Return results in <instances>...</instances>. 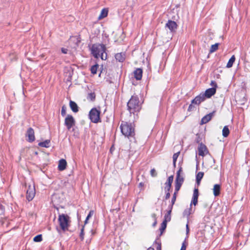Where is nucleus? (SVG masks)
<instances>
[{
    "mask_svg": "<svg viewBox=\"0 0 250 250\" xmlns=\"http://www.w3.org/2000/svg\"><path fill=\"white\" fill-rule=\"evenodd\" d=\"M156 244H157L156 250H161V243L160 242H157L155 241Z\"/></svg>",
    "mask_w": 250,
    "mask_h": 250,
    "instance_id": "39",
    "label": "nucleus"
},
{
    "mask_svg": "<svg viewBox=\"0 0 250 250\" xmlns=\"http://www.w3.org/2000/svg\"><path fill=\"white\" fill-rule=\"evenodd\" d=\"M144 185V184L143 182H141L139 184V187L142 188Z\"/></svg>",
    "mask_w": 250,
    "mask_h": 250,
    "instance_id": "49",
    "label": "nucleus"
},
{
    "mask_svg": "<svg viewBox=\"0 0 250 250\" xmlns=\"http://www.w3.org/2000/svg\"><path fill=\"white\" fill-rule=\"evenodd\" d=\"M176 162L173 161V166H174V167H176Z\"/></svg>",
    "mask_w": 250,
    "mask_h": 250,
    "instance_id": "54",
    "label": "nucleus"
},
{
    "mask_svg": "<svg viewBox=\"0 0 250 250\" xmlns=\"http://www.w3.org/2000/svg\"><path fill=\"white\" fill-rule=\"evenodd\" d=\"M205 99H206L203 95V93H201L199 95L197 96L194 99H193L191 101V103L192 104L199 105L201 104V103L204 102Z\"/></svg>",
    "mask_w": 250,
    "mask_h": 250,
    "instance_id": "13",
    "label": "nucleus"
},
{
    "mask_svg": "<svg viewBox=\"0 0 250 250\" xmlns=\"http://www.w3.org/2000/svg\"><path fill=\"white\" fill-rule=\"evenodd\" d=\"M120 128L122 134L130 139V141L135 140V125L133 123L122 121Z\"/></svg>",
    "mask_w": 250,
    "mask_h": 250,
    "instance_id": "1",
    "label": "nucleus"
},
{
    "mask_svg": "<svg viewBox=\"0 0 250 250\" xmlns=\"http://www.w3.org/2000/svg\"><path fill=\"white\" fill-rule=\"evenodd\" d=\"M229 134V130L228 126H225L222 130V135L224 137H227Z\"/></svg>",
    "mask_w": 250,
    "mask_h": 250,
    "instance_id": "24",
    "label": "nucleus"
},
{
    "mask_svg": "<svg viewBox=\"0 0 250 250\" xmlns=\"http://www.w3.org/2000/svg\"><path fill=\"white\" fill-rule=\"evenodd\" d=\"M214 113L215 111H213L204 116L201 119L200 124L203 125L208 123L212 119Z\"/></svg>",
    "mask_w": 250,
    "mask_h": 250,
    "instance_id": "16",
    "label": "nucleus"
},
{
    "mask_svg": "<svg viewBox=\"0 0 250 250\" xmlns=\"http://www.w3.org/2000/svg\"><path fill=\"white\" fill-rule=\"evenodd\" d=\"M235 60V57L234 55H232L231 58L229 60V62L227 63L226 67L227 68H230L232 66Z\"/></svg>",
    "mask_w": 250,
    "mask_h": 250,
    "instance_id": "23",
    "label": "nucleus"
},
{
    "mask_svg": "<svg viewBox=\"0 0 250 250\" xmlns=\"http://www.w3.org/2000/svg\"><path fill=\"white\" fill-rule=\"evenodd\" d=\"M176 198L172 197L171 198V204H172V206H173V205L175 204V202L176 201Z\"/></svg>",
    "mask_w": 250,
    "mask_h": 250,
    "instance_id": "44",
    "label": "nucleus"
},
{
    "mask_svg": "<svg viewBox=\"0 0 250 250\" xmlns=\"http://www.w3.org/2000/svg\"><path fill=\"white\" fill-rule=\"evenodd\" d=\"M203 172H199L196 175V179H198V181H201L204 176Z\"/></svg>",
    "mask_w": 250,
    "mask_h": 250,
    "instance_id": "31",
    "label": "nucleus"
},
{
    "mask_svg": "<svg viewBox=\"0 0 250 250\" xmlns=\"http://www.w3.org/2000/svg\"><path fill=\"white\" fill-rule=\"evenodd\" d=\"M98 67L99 65L97 64L93 65L90 69L91 73L93 74H96Z\"/></svg>",
    "mask_w": 250,
    "mask_h": 250,
    "instance_id": "28",
    "label": "nucleus"
},
{
    "mask_svg": "<svg viewBox=\"0 0 250 250\" xmlns=\"http://www.w3.org/2000/svg\"><path fill=\"white\" fill-rule=\"evenodd\" d=\"M143 70L137 68L134 71V77L137 80H140L142 78Z\"/></svg>",
    "mask_w": 250,
    "mask_h": 250,
    "instance_id": "18",
    "label": "nucleus"
},
{
    "mask_svg": "<svg viewBox=\"0 0 250 250\" xmlns=\"http://www.w3.org/2000/svg\"><path fill=\"white\" fill-rule=\"evenodd\" d=\"M199 196V190L198 188H195L193 190V196L192 198V200L190 203V206H191L192 204H193L194 206H196L198 203V198Z\"/></svg>",
    "mask_w": 250,
    "mask_h": 250,
    "instance_id": "12",
    "label": "nucleus"
},
{
    "mask_svg": "<svg viewBox=\"0 0 250 250\" xmlns=\"http://www.w3.org/2000/svg\"><path fill=\"white\" fill-rule=\"evenodd\" d=\"M70 217L65 214H60L58 216V222L61 229L65 231L68 229L71 222Z\"/></svg>",
    "mask_w": 250,
    "mask_h": 250,
    "instance_id": "4",
    "label": "nucleus"
},
{
    "mask_svg": "<svg viewBox=\"0 0 250 250\" xmlns=\"http://www.w3.org/2000/svg\"><path fill=\"white\" fill-rule=\"evenodd\" d=\"M165 193H166V196H165V200H167L169 198V197L170 196V191L165 190Z\"/></svg>",
    "mask_w": 250,
    "mask_h": 250,
    "instance_id": "38",
    "label": "nucleus"
},
{
    "mask_svg": "<svg viewBox=\"0 0 250 250\" xmlns=\"http://www.w3.org/2000/svg\"><path fill=\"white\" fill-rule=\"evenodd\" d=\"M66 165L67 163L65 160L61 159L59 163L58 169L60 171L64 170L66 168Z\"/></svg>",
    "mask_w": 250,
    "mask_h": 250,
    "instance_id": "19",
    "label": "nucleus"
},
{
    "mask_svg": "<svg viewBox=\"0 0 250 250\" xmlns=\"http://www.w3.org/2000/svg\"><path fill=\"white\" fill-rule=\"evenodd\" d=\"M50 140H46L43 142H40L38 144L39 146L41 147L48 148L50 146Z\"/></svg>",
    "mask_w": 250,
    "mask_h": 250,
    "instance_id": "22",
    "label": "nucleus"
},
{
    "mask_svg": "<svg viewBox=\"0 0 250 250\" xmlns=\"http://www.w3.org/2000/svg\"><path fill=\"white\" fill-rule=\"evenodd\" d=\"M80 237L82 240L84 239V226L82 227L80 234Z\"/></svg>",
    "mask_w": 250,
    "mask_h": 250,
    "instance_id": "35",
    "label": "nucleus"
},
{
    "mask_svg": "<svg viewBox=\"0 0 250 250\" xmlns=\"http://www.w3.org/2000/svg\"><path fill=\"white\" fill-rule=\"evenodd\" d=\"M91 54L95 58L100 56L104 60V53L105 52L106 48L103 44H93L90 48Z\"/></svg>",
    "mask_w": 250,
    "mask_h": 250,
    "instance_id": "3",
    "label": "nucleus"
},
{
    "mask_svg": "<svg viewBox=\"0 0 250 250\" xmlns=\"http://www.w3.org/2000/svg\"><path fill=\"white\" fill-rule=\"evenodd\" d=\"M151 216L153 218V219L154 220H157V218H156V215L155 214V213H153L152 215H151Z\"/></svg>",
    "mask_w": 250,
    "mask_h": 250,
    "instance_id": "48",
    "label": "nucleus"
},
{
    "mask_svg": "<svg viewBox=\"0 0 250 250\" xmlns=\"http://www.w3.org/2000/svg\"><path fill=\"white\" fill-rule=\"evenodd\" d=\"M167 223L166 221H164L161 224V228H160V230L161 232H162L164 230H165L167 227Z\"/></svg>",
    "mask_w": 250,
    "mask_h": 250,
    "instance_id": "32",
    "label": "nucleus"
},
{
    "mask_svg": "<svg viewBox=\"0 0 250 250\" xmlns=\"http://www.w3.org/2000/svg\"><path fill=\"white\" fill-rule=\"evenodd\" d=\"M177 193H178V192H176V191H174V192L173 194L172 197L176 198Z\"/></svg>",
    "mask_w": 250,
    "mask_h": 250,
    "instance_id": "50",
    "label": "nucleus"
},
{
    "mask_svg": "<svg viewBox=\"0 0 250 250\" xmlns=\"http://www.w3.org/2000/svg\"><path fill=\"white\" fill-rule=\"evenodd\" d=\"M210 85H211L212 87H215L216 89L217 86V83L214 81H212L211 82Z\"/></svg>",
    "mask_w": 250,
    "mask_h": 250,
    "instance_id": "41",
    "label": "nucleus"
},
{
    "mask_svg": "<svg viewBox=\"0 0 250 250\" xmlns=\"http://www.w3.org/2000/svg\"><path fill=\"white\" fill-rule=\"evenodd\" d=\"M198 150L199 155L201 156L202 157H204L206 154L208 153V150L207 146L202 143H199L198 147Z\"/></svg>",
    "mask_w": 250,
    "mask_h": 250,
    "instance_id": "8",
    "label": "nucleus"
},
{
    "mask_svg": "<svg viewBox=\"0 0 250 250\" xmlns=\"http://www.w3.org/2000/svg\"><path fill=\"white\" fill-rule=\"evenodd\" d=\"M115 58L116 61L123 62L125 59V53H118L115 54Z\"/></svg>",
    "mask_w": 250,
    "mask_h": 250,
    "instance_id": "17",
    "label": "nucleus"
},
{
    "mask_svg": "<svg viewBox=\"0 0 250 250\" xmlns=\"http://www.w3.org/2000/svg\"><path fill=\"white\" fill-rule=\"evenodd\" d=\"M221 186L219 184H215L214 185L213 188V194L215 196H218L220 194Z\"/></svg>",
    "mask_w": 250,
    "mask_h": 250,
    "instance_id": "21",
    "label": "nucleus"
},
{
    "mask_svg": "<svg viewBox=\"0 0 250 250\" xmlns=\"http://www.w3.org/2000/svg\"><path fill=\"white\" fill-rule=\"evenodd\" d=\"M180 250H186V246L185 245V241L182 243V245Z\"/></svg>",
    "mask_w": 250,
    "mask_h": 250,
    "instance_id": "42",
    "label": "nucleus"
},
{
    "mask_svg": "<svg viewBox=\"0 0 250 250\" xmlns=\"http://www.w3.org/2000/svg\"><path fill=\"white\" fill-rule=\"evenodd\" d=\"M108 14V11L106 9L104 8L101 11V14L99 17V19H101L105 18L107 16Z\"/></svg>",
    "mask_w": 250,
    "mask_h": 250,
    "instance_id": "25",
    "label": "nucleus"
},
{
    "mask_svg": "<svg viewBox=\"0 0 250 250\" xmlns=\"http://www.w3.org/2000/svg\"><path fill=\"white\" fill-rule=\"evenodd\" d=\"M166 27L171 32L174 31L177 28V24L174 21L168 20L166 24Z\"/></svg>",
    "mask_w": 250,
    "mask_h": 250,
    "instance_id": "10",
    "label": "nucleus"
},
{
    "mask_svg": "<svg viewBox=\"0 0 250 250\" xmlns=\"http://www.w3.org/2000/svg\"><path fill=\"white\" fill-rule=\"evenodd\" d=\"M127 106L130 114L139 112L141 109V104L139 97L137 95L132 96L128 102Z\"/></svg>",
    "mask_w": 250,
    "mask_h": 250,
    "instance_id": "2",
    "label": "nucleus"
},
{
    "mask_svg": "<svg viewBox=\"0 0 250 250\" xmlns=\"http://www.w3.org/2000/svg\"><path fill=\"white\" fill-rule=\"evenodd\" d=\"M42 234L37 235L33 238V241L36 242H40L42 241Z\"/></svg>",
    "mask_w": 250,
    "mask_h": 250,
    "instance_id": "29",
    "label": "nucleus"
},
{
    "mask_svg": "<svg viewBox=\"0 0 250 250\" xmlns=\"http://www.w3.org/2000/svg\"><path fill=\"white\" fill-rule=\"evenodd\" d=\"M182 167H181L176 173V177L175 181V184H179L182 185L184 183V179L183 176H181L180 173L182 171Z\"/></svg>",
    "mask_w": 250,
    "mask_h": 250,
    "instance_id": "14",
    "label": "nucleus"
},
{
    "mask_svg": "<svg viewBox=\"0 0 250 250\" xmlns=\"http://www.w3.org/2000/svg\"><path fill=\"white\" fill-rule=\"evenodd\" d=\"M219 44L218 43H216L212 45L209 50V53H212L216 51L218 48Z\"/></svg>",
    "mask_w": 250,
    "mask_h": 250,
    "instance_id": "26",
    "label": "nucleus"
},
{
    "mask_svg": "<svg viewBox=\"0 0 250 250\" xmlns=\"http://www.w3.org/2000/svg\"><path fill=\"white\" fill-rule=\"evenodd\" d=\"M35 195V189L34 187L29 186L26 191V199L28 201H31Z\"/></svg>",
    "mask_w": 250,
    "mask_h": 250,
    "instance_id": "7",
    "label": "nucleus"
},
{
    "mask_svg": "<svg viewBox=\"0 0 250 250\" xmlns=\"http://www.w3.org/2000/svg\"><path fill=\"white\" fill-rule=\"evenodd\" d=\"M35 154L37 155V154H38V152H35Z\"/></svg>",
    "mask_w": 250,
    "mask_h": 250,
    "instance_id": "56",
    "label": "nucleus"
},
{
    "mask_svg": "<svg viewBox=\"0 0 250 250\" xmlns=\"http://www.w3.org/2000/svg\"><path fill=\"white\" fill-rule=\"evenodd\" d=\"M189 231V228H188V224H187V225H186V232H187V234H188Z\"/></svg>",
    "mask_w": 250,
    "mask_h": 250,
    "instance_id": "46",
    "label": "nucleus"
},
{
    "mask_svg": "<svg viewBox=\"0 0 250 250\" xmlns=\"http://www.w3.org/2000/svg\"><path fill=\"white\" fill-rule=\"evenodd\" d=\"M88 96L92 101L95 100V95L94 93H91L89 94Z\"/></svg>",
    "mask_w": 250,
    "mask_h": 250,
    "instance_id": "40",
    "label": "nucleus"
},
{
    "mask_svg": "<svg viewBox=\"0 0 250 250\" xmlns=\"http://www.w3.org/2000/svg\"><path fill=\"white\" fill-rule=\"evenodd\" d=\"M193 104H191L189 106H188V111H191L193 110V108H194V106L193 105H192Z\"/></svg>",
    "mask_w": 250,
    "mask_h": 250,
    "instance_id": "45",
    "label": "nucleus"
},
{
    "mask_svg": "<svg viewBox=\"0 0 250 250\" xmlns=\"http://www.w3.org/2000/svg\"><path fill=\"white\" fill-rule=\"evenodd\" d=\"M26 137L28 138L27 139V141L32 143L35 140V132L34 129L32 127H29L26 133Z\"/></svg>",
    "mask_w": 250,
    "mask_h": 250,
    "instance_id": "9",
    "label": "nucleus"
},
{
    "mask_svg": "<svg viewBox=\"0 0 250 250\" xmlns=\"http://www.w3.org/2000/svg\"><path fill=\"white\" fill-rule=\"evenodd\" d=\"M157 224V220H154V222L152 224L153 227H155Z\"/></svg>",
    "mask_w": 250,
    "mask_h": 250,
    "instance_id": "51",
    "label": "nucleus"
},
{
    "mask_svg": "<svg viewBox=\"0 0 250 250\" xmlns=\"http://www.w3.org/2000/svg\"><path fill=\"white\" fill-rule=\"evenodd\" d=\"M150 175L152 177H155L157 175L156 170L154 168H152L150 170Z\"/></svg>",
    "mask_w": 250,
    "mask_h": 250,
    "instance_id": "36",
    "label": "nucleus"
},
{
    "mask_svg": "<svg viewBox=\"0 0 250 250\" xmlns=\"http://www.w3.org/2000/svg\"><path fill=\"white\" fill-rule=\"evenodd\" d=\"M76 121L72 115L68 114L64 119V125L67 129L70 130L71 128L75 125Z\"/></svg>",
    "mask_w": 250,
    "mask_h": 250,
    "instance_id": "6",
    "label": "nucleus"
},
{
    "mask_svg": "<svg viewBox=\"0 0 250 250\" xmlns=\"http://www.w3.org/2000/svg\"><path fill=\"white\" fill-rule=\"evenodd\" d=\"M171 220V213L170 210H168L167 212L165 215V219L164 221H166V222L170 221Z\"/></svg>",
    "mask_w": 250,
    "mask_h": 250,
    "instance_id": "27",
    "label": "nucleus"
},
{
    "mask_svg": "<svg viewBox=\"0 0 250 250\" xmlns=\"http://www.w3.org/2000/svg\"><path fill=\"white\" fill-rule=\"evenodd\" d=\"M61 51H62V53H63V54H67V51H68V49H66V48H62Z\"/></svg>",
    "mask_w": 250,
    "mask_h": 250,
    "instance_id": "43",
    "label": "nucleus"
},
{
    "mask_svg": "<svg viewBox=\"0 0 250 250\" xmlns=\"http://www.w3.org/2000/svg\"><path fill=\"white\" fill-rule=\"evenodd\" d=\"M94 211L93 210H90L89 212V213L88 214L85 221H84V224H86L87 223V221L88 219L93 215Z\"/></svg>",
    "mask_w": 250,
    "mask_h": 250,
    "instance_id": "30",
    "label": "nucleus"
},
{
    "mask_svg": "<svg viewBox=\"0 0 250 250\" xmlns=\"http://www.w3.org/2000/svg\"><path fill=\"white\" fill-rule=\"evenodd\" d=\"M69 106L73 112L77 113L79 111V107L75 102L70 100L69 102Z\"/></svg>",
    "mask_w": 250,
    "mask_h": 250,
    "instance_id": "20",
    "label": "nucleus"
},
{
    "mask_svg": "<svg viewBox=\"0 0 250 250\" xmlns=\"http://www.w3.org/2000/svg\"><path fill=\"white\" fill-rule=\"evenodd\" d=\"M173 181V175H171L168 177L167 182L165 183V188H164L165 190H168V191L170 190Z\"/></svg>",
    "mask_w": 250,
    "mask_h": 250,
    "instance_id": "15",
    "label": "nucleus"
},
{
    "mask_svg": "<svg viewBox=\"0 0 250 250\" xmlns=\"http://www.w3.org/2000/svg\"><path fill=\"white\" fill-rule=\"evenodd\" d=\"M196 142H197V143H199H199H200V140H199V139H197V140H196Z\"/></svg>",
    "mask_w": 250,
    "mask_h": 250,
    "instance_id": "55",
    "label": "nucleus"
},
{
    "mask_svg": "<svg viewBox=\"0 0 250 250\" xmlns=\"http://www.w3.org/2000/svg\"><path fill=\"white\" fill-rule=\"evenodd\" d=\"M181 186H182V185H179V184H177L175 183V191H176V192H178Z\"/></svg>",
    "mask_w": 250,
    "mask_h": 250,
    "instance_id": "37",
    "label": "nucleus"
},
{
    "mask_svg": "<svg viewBox=\"0 0 250 250\" xmlns=\"http://www.w3.org/2000/svg\"><path fill=\"white\" fill-rule=\"evenodd\" d=\"M216 89L215 87H211L209 88L208 89H207L204 93H203V95H204V97L209 98L212 96L214 95L216 93Z\"/></svg>",
    "mask_w": 250,
    "mask_h": 250,
    "instance_id": "11",
    "label": "nucleus"
},
{
    "mask_svg": "<svg viewBox=\"0 0 250 250\" xmlns=\"http://www.w3.org/2000/svg\"><path fill=\"white\" fill-rule=\"evenodd\" d=\"M147 250H154V249L152 247H149L147 249Z\"/></svg>",
    "mask_w": 250,
    "mask_h": 250,
    "instance_id": "53",
    "label": "nucleus"
},
{
    "mask_svg": "<svg viewBox=\"0 0 250 250\" xmlns=\"http://www.w3.org/2000/svg\"><path fill=\"white\" fill-rule=\"evenodd\" d=\"M100 110L97 109L96 108H92L89 113V116L91 121L94 123H98L100 120Z\"/></svg>",
    "mask_w": 250,
    "mask_h": 250,
    "instance_id": "5",
    "label": "nucleus"
},
{
    "mask_svg": "<svg viewBox=\"0 0 250 250\" xmlns=\"http://www.w3.org/2000/svg\"><path fill=\"white\" fill-rule=\"evenodd\" d=\"M180 151L179 152H177L176 153H175L173 155V157H172V158H173V161H175V162H176L177 161V159L180 154Z\"/></svg>",
    "mask_w": 250,
    "mask_h": 250,
    "instance_id": "34",
    "label": "nucleus"
},
{
    "mask_svg": "<svg viewBox=\"0 0 250 250\" xmlns=\"http://www.w3.org/2000/svg\"><path fill=\"white\" fill-rule=\"evenodd\" d=\"M196 183L198 185H199L201 181H198V179H196Z\"/></svg>",
    "mask_w": 250,
    "mask_h": 250,
    "instance_id": "52",
    "label": "nucleus"
},
{
    "mask_svg": "<svg viewBox=\"0 0 250 250\" xmlns=\"http://www.w3.org/2000/svg\"><path fill=\"white\" fill-rule=\"evenodd\" d=\"M66 107L64 105H63L62 107V110H61V115H62V116H64L66 115Z\"/></svg>",
    "mask_w": 250,
    "mask_h": 250,
    "instance_id": "33",
    "label": "nucleus"
},
{
    "mask_svg": "<svg viewBox=\"0 0 250 250\" xmlns=\"http://www.w3.org/2000/svg\"><path fill=\"white\" fill-rule=\"evenodd\" d=\"M172 208H173V206H172V204L170 205L168 207V210H170V213L171 212Z\"/></svg>",
    "mask_w": 250,
    "mask_h": 250,
    "instance_id": "47",
    "label": "nucleus"
}]
</instances>
